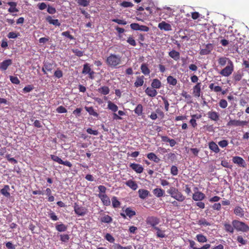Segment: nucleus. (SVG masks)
Masks as SVG:
<instances>
[{
    "mask_svg": "<svg viewBox=\"0 0 249 249\" xmlns=\"http://www.w3.org/2000/svg\"><path fill=\"white\" fill-rule=\"evenodd\" d=\"M122 62L121 57L119 55H110V67L117 68Z\"/></svg>",
    "mask_w": 249,
    "mask_h": 249,
    "instance_id": "nucleus-5",
    "label": "nucleus"
},
{
    "mask_svg": "<svg viewBox=\"0 0 249 249\" xmlns=\"http://www.w3.org/2000/svg\"><path fill=\"white\" fill-rule=\"evenodd\" d=\"M127 42L133 46L136 45V42L132 36H129L127 39Z\"/></svg>",
    "mask_w": 249,
    "mask_h": 249,
    "instance_id": "nucleus-59",
    "label": "nucleus"
},
{
    "mask_svg": "<svg viewBox=\"0 0 249 249\" xmlns=\"http://www.w3.org/2000/svg\"><path fill=\"white\" fill-rule=\"evenodd\" d=\"M8 4L10 6L8 11L10 13L18 12V9L16 8L17 3L15 2H8Z\"/></svg>",
    "mask_w": 249,
    "mask_h": 249,
    "instance_id": "nucleus-32",
    "label": "nucleus"
},
{
    "mask_svg": "<svg viewBox=\"0 0 249 249\" xmlns=\"http://www.w3.org/2000/svg\"><path fill=\"white\" fill-rule=\"evenodd\" d=\"M141 70L142 72L145 75H149L150 73V71L148 67V65L146 63H142L141 65Z\"/></svg>",
    "mask_w": 249,
    "mask_h": 249,
    "instance_id": "nucleus-31",
    "label": "nucleus"
},
{
    "mask_svg": "<svg viewBox=\"0 0 249 249\" xmlns=\"http://www.w3.org/2000/svg\"><path fill=\"white\" fill-rule=\"evenodd\" d=\"M162 100L164 103L165 110L166 111H168L169 108V103L167 99L164 97H162Z\"/></svg>",
    "mask_w": 249,
    "mask_h": 249,
    "instance_id": "nucleus-56",
    "label": "nucleus"
},
{
    "mask_svg": "<svg viewBox=\"0 0 249 249\" xmlns=\"http://www.w3.org/2000/svg\"><path fill=\"white\" fill-rule=\"evenodd\" d=\"M93 99L99 105H101L102 106H104L105 105L103 104L104 102H106L107 103V108H109V100H108L107 97L105 96L103 99L99 97H94Z\"/></svg>",
    "mask_w": 249,
    "mask_h": 249,
    "instance_id": "nucleus-14",
    "label": "nucleus"
},
{
    "mask_svg": "<svg viewBox=\"0 0 249 249\" xmlns=\"http://www.w3.org/2000/svg\"><path fill=\"white\" fill-rule=\"evenodd\" d=\"M214 46L212 43L206 44L204 48L200 50L199 53L201 55H207L210 54L213 49Z\"/></svg>",
    "mask_w": 249,
    "mask_h": 249,
    "instance_id": "nucleus-9",
    "label": "nucleus"
},
{
    "mask_svg": "<svg viewBox=\"0 0 249 249\" xmlns=\"http://www.w3.org/2000/svg\"><path fill=\"white\" fill-rule=\"evenodd\" d=\"M145 92L147 95L151 97H155L158 94L157 90L152 87L147 88L145 90Z\"/></svg>",
    "mask_w": 249,
    "mask_h": 249,
    "instance_id": "nucleus-19",
    "label": "nucleus"
},
{
    "mask_svg": "<svg viewBox=\"0 0 249 249\" xmlns=\"http://www.w3.org/2000/svg\"><path fill=\"white\" fill-rule=\"evenodd\" d=\"M224 229L226 231L228 232H230L231 233H233L234 230V228L233 227V225L228 223H225L224 224Z\"/></svg>",
    "mask_w": 249,
    "mask_h": 249,
    "instance_id": "nucleus-34",
    "label": "nucleus"
},
{
    "mask_svg": "<svg viewBox=\"0 0 249 249\" xmlns=\"http://www.w3.org/2000/svg\"><path fill=\"white\" fill-rule=\"evenodd\" d=\"M51 158L54 161H55L60 164L62 161V160L59 157H58L56 155H51Z\"/></svg>",
    "mask_w": 249,
    "mask_h": 249,
    "instance_id": "nucleus-54",
    "label": "nucleus"
},
{
    "mask_svg": "<svg viewBox=\"0 0 249 249\" xmlns=\"http://www.w3.org/2000/svg\"><path fill=\"white\" fill-rule=\"evenodd\" d=\"M248 124V122L246 121H240L236 120H231L227 123L228 126H244Z\"/></svg>",
    "mask_w": 249,
    "mask_h": 249,
    "instance_id": "nucleus-10",
    "label": "nucleus"
},
{
    "mask_svg": "<svg viewBox=\"0 0 249 249\" xmlns=\"http://www.w3.org/2000/svg\"><path fill=\"white\" fill-rule=\"evenodd\" d=\"M142 106L141 104H139L137 106L135 109H134V112L138 116H140L142 114Z\"/></svg>",
    "mask_w": 249,
    "mask_h": 249,
    "instance_id": "nucleus-44",
    "label": "nucleus"
},
{
    "mask_svg": "<svg viewBox=\"0 0 249 249\" xmlns=\"http://www.w3.org/2000/svg\"><path fill=\"white\" fill-rule=\"evenodd\" d=\"M46 21H47L50 24H53L55 26H59L60 25V22L57 19H53L52 17L48 16L46 18Z\"/></svg>",
    "mask_w": 249,
    "mask_h": 249,
    "instance_id": "nucleus-26",
    "label": "nucleus"
},
{
    "mask_svg": "<svg viewBox=\"0 0 249 249\" xmlns=\"http://www.w3.org/2000/svg\"><path fill=\"white\" fill-rule=\"evenodd\" d=\"M120 6L123 7H132L133 6V4L131 2L124 1L120 4Z\"/></svg>",
    "mask_w": 249,
    "mask_h": 249,
    "instance_id": "nucleus-52",
    "label": "nucleus"
},
{
    "mask_svg": "<svg viewBox=\"0 0 249 249\" xmlns=\"http://www.w3.org/2000/svg\"><path fill=\"white\" fill-rule=\"evenodd\" d=\"M57 112L59 113H63L67 112V110L63 106H59L56 108Z\"/></svg>",
    "mask_w": 249,
    "mask_h": 249,
    "instance_id": "nucleus-63",
    "label": "nucleus"
},
{
    "mask_svg": "<svg viewBox=\"0 0 249 249\" xmlns=\"http://www.w3.org/2000/svg\"><path fill=\"white\" fill-rule=\"evenodd\" d=\"M130 167L137 173L141 174L143 172V167L138 163H133L130 164Z\"/></svg>",
    "mask_w": 249,
    "mask_h": 249,
    "instance_id": "nucleus-13",
    "label": "nucleus"
},
{
    "mask_svg": "<svg viewBox=\"0 0 249 249\" xmlns=\"http://www.w3.org/2000/svg\"><path fill=\"white\" fill-rule=\"evenodd\" d=\"M56 231L59 232H64L67 231V226L62 223H57L55 224Z\"/></svg>",
    "mask_w": 249,
    "mask_h": 249,
    "instance_id": "nucleus-22",
    "label": "nucleus"
},
{
    "mask_svg": "<svg viewBox=\"0 0 249 249\" xmlns=\"http://www.w3.org/2000/svg\"><path fill=\"white\" fill-rule=\"evenodd\" d=\"M153 194L158 197L163 196L164 194V191L161 188H157L153 190Z\"/></svg>",
    "mask_w": 249,
    "mask_h": 249,
    "instance_id": "nucleus-28",
    "label": "nucleus"
},
{
    "mask_svg": "<svg viewBox=\"0 0 249 249\" xmlns=\"http://www.w3.org/2000/svg\"><path fill=\"white\" fill-rule=\"evenodd\" d=\"M48 216L53 221H55L58 220V217L55 214V213L51 211L50 213H48Z\"/></svg>",
    "mask_w": 249,
    "mask_h": 249,
    "instance_id": "nucleus-49",
    "label": "nucleus"
},
{
    "mask_svg": "<svg viewBox=\"0 0 249 249\" xmlns=\"http://www.w3.org/2000/svg\"><path fill=\"white\" fill-rule=\"evenodd\" d=\"M201 93V83H197L193 88V93L196 97H199Z\"/></svg>",
    "mask_w": 249,
    "mask_h": 249,
    "instance_id": "nucleus-18",
    "label": "nucleus"
},
{
    "mask_svg": "<svg viewBox=\"0 0 249 249\" xmlns=\"http://www.w3.org/2000/svg\"><path fill=\"white\" fill-rule=\"evenodd\" d=\"M72 52L75 54V55L78 57L82 56L84 54V52L81 51L77 49H73Z\"/></svg>",
    "mask_w": 249,
    "mask_h": 249,
    "instance_id": "nucleus-60",
    "label": "nucleus"
},
{
    "mask_svg": "<svg viewBox=\"0 0 249 249\" xmlns=\"http://www.w3.org/2000/svg\"><path fill=\"white\" fill-rule=\"evenodd\" d=\"M237 241L238 243H241L242 245H246L247 243V241L244 240L241 235H238L237 237Z\"/></svg>",
    "mask_w": 249,
    "mask_h": 249,
    "instance_id": "nucleus-62",
    "label": "nucleus"
},
{
    "mask_svg": "<svg viewBox=\"0 0 249 249\" xmlns=\"http://www.w3.org/2000/svg\"><path fill=\"white\" fill-rule=\"evenodd\" d=\"M233 212L236 216L240 217L244 216L245 211L244 209L239 206H236L235 207L233 210Z\"/></svg>",
    "mask_w": 249,
    "mask_h": 249,
    "instance_id": "nucleus-15",
    "label": "nucleus"
},
{
    "mask_svg": "<svg viewBox=\"0 0 249 249\" xmlns=\"http://www.w3.org/2000/svg\"><path fill=\"white\" fill-rule=\"evenodd\" d=\"M154 230L157 231L156 235L159 238H164L166 237L165 234V231H162L160 229L159 227H157L154 229Z\"/></svg>",
    "mask_w": 249,
    "mask_h": 249,
    "instance_id": "nucleus-36",
    "label": "nucleus"
},
{
    "mask_svg": "<svg viewBox=\"0 0 249 249\" xmlns=\"http://www.w3.org/2000/svg\"><path fill=\"white\" fill-rule=\"evenodd\" d=\"M196 239L199 243H205L207 241V237L202 234H198L196 235Z\"/></svg>",
    "mask_w": 249,
    "mask_h": 249,
    "instance_id": "nucleus-40",
    "label": "nucleus"
},
{
    "mask_svg": "<svg viewBox=\"0 0 249 249\" xmlns=\"http://www.w3.org/2000/svg\"><path fill=\"white\" fill-rule=\"evenodd\" d=\"M160 222V218L155 216H148L145 220V223L148 227L153 229L157 227Z\"/></svg>",
    "mask_w": 249,
    "mask_h": 249,
    "instance_id": "nucleus-3",
    "label": "nucleus"
},
{
    "mask_svg": "<svg viewBox=\"0 0 249 249\" xmlns=\"http://www.w3.org/2000/svg\"><path fill=\"white\" fill-rule=\"evenodd\" d=\"M147 157L149 160H152L156 163H159L160 160V159L159 158L156 156V155L153 152L148 153L147 155Z\"/></svg>",
    "mask_w": 249,
    "mask_h": 249,
    "instance_id": "nucleus-27",
    "label": "nucleus"
},
{
    "mask_svg": "<svg viewBox=\"0 0 249 249\" xmlns=\"http://www.w3.org/2000/svg\"><path fill=\"white\" fill-rule=\"evenodd\" d=\"M208 145L210 149L214 153H218L220 152V149L215 142L212 141L209 143Z\"/></svg>",
    "mask_w": 249,
    "mask_h": 249,
    "instance_id": "nucleus-20",
    "label": "nucleus"
},
{
    "mask_svg": "<svg viewBox=\"0 0 249 249\" xmlns=\"http://www.w3.org/2000/svg\"><path fill=\"white\" fill-rule=\"evenodd\" d=\"M158 27L161 30H164L166 31H171L172 30V27L169 23L165 22V21H162L159 23Z\"/></svg>",
    "mask_w": 249,
    "mask_h": 249,
    "instance_id": "nucleus-16",
    "label": "nucleus"
},
{
    "mask_svg": "<svg viewBox=\"0 0 249 249\" xmlns=\"http://www.w3.org/2000/svg\"><path fill=\"white\" fill-rule=\"evenodd\" d=\"M208 118L211 120L217 122L219 119V115L216 111H209L207 113Z\"/></svg>",
    "mask_w": 249,
    "mask_h": 249,
    "instance_id": "nucleus-17",
    "label": "nucleus"
},
{
    "mask_svg": "<svg viewBox=\"0 0 249 249\" xmlns=\"http://www.w3.org/2000/svg\"><path fill=\"white\" fill-rule=\"evenodd\" d=\"M63 72L59 69H57L54 72V76L58 79L63 77Z\"/></svg>",
    "mask_w": 249,
    "mask_h": 249,
    "instance_id": "nucleus-47",
    "label": "nucleus"
},
{
    "mask_svg": "<svg viewBox=\"0 0 249 249\" xmlns=\"http://www.w3.org/2000/svg\"><path fill=\"white\" fill-rule=\"evenodd\" d=\"M139 197L142 199L146 198L149 195V192L145 189H140L138 191Z\"/></svg>",
    "mask_w": 249,
    "mask_h": 249,
    "instance_id": "nucleus-29",
    "label": "nucleus"
},
{
    "mask_svg": "<svg viewBox=\"0 0 249 249\" xmlns=\"http://www.w3.org/2000/svg\"><path fill=\"white\" fill-rule=\"evenodd\" d=\"M228 143H229L228 141L227 140H225L219 141L218 142V144L219 145V146L222 148H225V147H227L228 145Z\"/></svg>",
    "mask_w": 249,
    "mask_h": 249,
    "instance_id": "nucleus-58",
    "label": "nucleus"
},
{
    "mask_svg": "<svg viewBox=\"0 0 249 249\" xmlns=\"http://www.w3.org/2000/svg\"><path fill=\"white\" fill-rule=\"evenodd\" d=\"M92 70H91L90 67L89 66L88 63L85 64L83 66V69L82 71V73L85 74H88Z\"/></svg>",
    "mask_w": 249,
    "mask_h": 249,
    "instance_id": "nucleus-45",
    "label": "nucleus"
},
{
    "mask_svg": "<svg viewBox=\"0 0 249 249\" xmlns=\"http://www.w3.org/2000/svg\"><path fill=\"white\" fill-rule=\"evenodd\" d=\"M232 225L234 229L238 231L246 232L249 231V226L242 221L233 220L232 221Z\"/></svg>",
    "mask_w": 249,
    "mask_h": 249,
    "instance_id": "nucleus-2",
    "label": "nucleus"
},
{
    "mask_svg": "<svg viewBox=\"0 0 249 249\" xmlns=\"http://www.w3.org/2000/svg\"><path fill=\"white\" fill-rule=\"evenodd\" d=\"M124 114L125 113L123 111L119 110L117 113H113L112 114V118L114 120H122V118L121 116H123Z\"/></svg>",
    "mask_w": 249,
    "mask_h": 249,
    "instance_id": "nucleus-39",
    "label": "nucleus"
},
{
    "mask_svg": "<svg viewBox=\"0 0 249 249\" xmlns=\"http://www.w3.org/2000/svg\"><path fill=\"white\" fill-rule=\"evenodd\" d=\"M78 4L84 7L87 6L89 5V1L88 0H77Z\"/></svg>",
    "mask_w": 249,
    "mask_h": 249,
    "instance_id": "nucleus-51",
    "label": "nucleus"
},
{
    "mask_svg": "<svg viewBox=\"0 0 249 249\" xmlns=\"http://www.w3.org/2000/svg\"><path fill=\"white\" fill-rule=\"evenodd\" d=\"M10 80L13 84L18 85L20 83V81L18 78L16 76H10Z\"/></svg>",
    "mask_w": 249,
    "mask_h": 249,
    "instance_id": "nucleus-55",
    "label": "nucleus"
},
{
    "mask_svg": "<svg viewBox=\"0 0 249 249\" xmlns=\"http://www.w3.org/2000/svg\"><path fill=\"white\" fill-rule=\"evenodd\" d=\"M219 106L222 108H225L228 106V103L225 99H221L219 103Z\"/></svg>",
    "mask_w": 249,
    "mask_h": 249,
    "instance_id": "nucleus-57",
    "label": "nucleus"
},
{
    "mask_svg": "<svg viewBox=\"0 0 249 249\" xmlns=\"http://www.w3.org/2000/svg\"><path fill=\"white\" fill-rule=\"evenodd\" d=\"M167 192L172 197L176 199L178 201L182 202L185 199V196H183L177 188L174 187H170L167 191Z\"/></svg>",
    "mask_w": 249,
    "mask_h": 249,
    "instance_id": "nucleus-1",
    "label": "nucleus"
},
{
    "mask_svg": "<svg viewBox=\"0 0 249 249\" xmlns=\"http://www.w3.org/2000/svg\"><path fill=\"white\" fill-rule=\"evenodd\" d=\"M98 91L101 94L106 95L109 93V88L107 86H103L99 88Z\"/></svg>",
    "mask_w": 249,
    "mask_h": 249,
    "instance_id": "nucleus-41",
    "label": "nucleus"
},
{
    "mask_svg": "<svg viewBox=\"0 0 249 249\" xmlns=\"http://www.w3.org/2000/svg\"><path fill=\"white\" fill-rule=\"evenodd\" d=\"M125 184L132 189L133 190H136L138 188V185L136 182L132 179H129L125 182Z\"/></svg>",
    "mask_w": 249,
    "mask_h": 249,
    "instance_id": "nucleus-30",
    "label": "nucleus"
},
{
    "mask_svg": "<svg viewBox=\"0 0 249 249\" xmlns=\"http://www.w3.org/2000/svg\"><path fill=\"white\" fill-rule=\"evenodd\" d=\"M171 173L173 176H176L178 174V169L177 166L173 165L171 168Z\"/></svg>",
    "mask_w": 249,
    "mask_h": 249,
    "instance_id": "nucleus-61",
    "label": "nucleus"
},
{
    "mask_svg": "<svg viewBox=\"0 0 249 249\" xmlns=\"http://www.w3.org/2000/svg\"><path fill=\"white\" fill-rule=\"evenodd\" d=\"M167 83L172 86H175L177 84V80L172 76H169L167 78Z\"/></svg>",
    "mask_w": 249,
    "mask_h": 249,
    "instance_id": "nucleus-43",
    "label": "nucleus"
},
{
    "mask_svg": "<svg viewBox=\"0 0 249 249\" xmlns=\"http://www.w3.org/2000/svg\"><path fill=\"white\" fill-rule=\"evenodd\" d=\"M34 89V87L33 85H28L23 89V92L24 93L29 92L31 91Z\"/></svg>",
    "mask_w": 249,
    "mask_h": 249,
    "instance_id": "nucleus-50",
    "label": "nucleus"
},
{
    "mask_svg": "<svg viewBox=\"0 0 249 249\" xmlns=\"http://www.w3.org/2000/svg\"><path fill=\"white\" fill-rule=\"evenodd\" d=\"M124 212L126 215L130 218H131L133 216L136 215L135 211L132 210L130 207L127 208L125 210Z\"/></svg>",
    "mask_w": 249,
    "mask_h": 249,
    "instance_id": "nucleus-38",
    "label": "nucleus"
},
{
    "mask_svg": "<svg viewBox=\"0 0 249 249\" xmlns=\"http://www.w3.org/2000/svg\"><path fill=\"white\" fill-rule=\"evenodd\" d=\"M10 190L9 186L5 185L4 186L3 188L0 190V192L3 196L8 198L10 196Z\"/></svg>",
    "mask_w": 249,
    "mask_h": 249,
    "instance_id": "nucleus-21",
    "label": "nucleus"
},
{
    "mask_svg": "<svg viewBox=\"0 0 249 249\" xmlns=\"http://www.w3.org/2000/svg\"><path fill=\"white\" fill-rule=\"evenodd\" d=\"M112 206L115 208H118L120 207L121 203L118 200L116 196H113L112 199Z\"/></svg>",
    "mask_w": 249,
    "mask_h": 249,
    "instance_id": "nucleus-42",
    "label": "nucleus"
},
{
    "mask_svg": "<svg viewBox=\"0 0 249 249\" xmlns=\"http://www.w3.org/2000/svg\"><path fill=\"white\" fill-rule=\"evenodd\" d=\"M230 61H232L230 58L224 56L220 57L218 59V64L221 67L224 66L226 64L228 65Z\"/></svg>",
    "mask_w": 249,
    "mask_h": 249,
    "instance_id": "nucleus-23",
    "label": "nucleus"
},
{
    "mask_svg": "<svg viewBox=\"0 0 249 249\" xmlns=\"http://www.w3.org/2000/svg\"><path fill=\"white\" fill-rule=\"evenodd\" d=\"M98 196L105 205H109V200H108V197L106 195L104 194H99Z\"/></svg>",
    "mask_w": 249,
    "mask_h": 249,
    "instance_id": "nucleus-33",
    "label": "nucleus"
},
{
    "mask_svg": "<svg viewBox=\"0 0 249 249\" xmlns=\"http://www.w3.org/2000/svg\"><path fill=\"white\" fill-rule=\"evenodd\" d=\"M55 66V64L53 62L49 61H44L43 65L42 68V71L44 74L47 73V71H52Z\"/></svg>",
    "mask_w": 249,
    "mask_h": 249,
    "instance_id": "nucleus-7",
    "label": "nucleus"
},
{
    "mask_svg": "<svg viewBox=\"0 0 249 249\" xmlns=\"http://www.w3.org/2000/svg\"><path fill=\"white\" fill-rule=\"evenodd\" d=\"M144 77L143 75L137 77L134 83L135 87L138 88L142 86L144 83Z\"/></svg>",
    "mask_w": 249,
    "mask_h": 249,
    "instance_id": "nucleus-25",
    "label": "nucleus"
},
{
    "mask_svg": "<svg viewBox=\"0 0 249 249\" xmlns=\"http://www.w3.org/2000/svg\"><path fill=\"white\" fill-rule=\"evenodd\" d=\"M60 240L62 242L67 243L70 239V236L67 234H63L60 235Z\"/></svg>",
    "mask_w": 249,
    "mask_h": 249,
    "instance_id": "nucleus-46",
    "label": "nucleus"
},
{
    "mask_svg": "<svg viewBox=\"0 0 249 249\" xmlns=\"http://www.w3.org/2000/svg\"><path fill=\"white\" fill-rule=\"evenodd\" d=\"M161 86V83L158 79H154L151 83V87L154 89H160Z\"/></svg>",
    "mask_w": 249,
    "mask_h": 249,
    "instance_id": "nucleus-35",
    "label": "nucleus"
},
{
    "mask_svg": "<svg viewBox=\"0 0 249 249\" xmlns=\"http://www.w3.org/2000/svg\"><path fill=\"white\" fill-rule=\"evenodd\" d=\"M12 64V60L10 59L4 60L2 62L0 63V70L1 71H5L7 69L9 66H11Z\"/></svg>",
    "mask_w": 249,
    "mask_h": 249,
    "instance_id": "nucleus-12",
    "label": "nucleus"
},
{
    "mask_svg": "<svg viewBox=\"0 0 249 249\" xmlns=\"http://www.w3.org/2000/svg\"><path fill=\"white\" fill-rule=\"evenodd\" d=\"M61 35L62 36H64L68 38L70 40H74L75 39L74 37L72 35H71L70 34V31H68L62 32L61 33Z\"/></svg>",
    "mask_w": 249,
    "mask_h": 249,
    "instance_id": "nucleus-48",
    "label": "nucleus"
},
{
    "mask_svg": "<svg viewBox=\"0 0 249 249\" xmlns=\"http://www.w3.org/2000/svg\"><path fill=\"white\" fill-rule=\"evenodd\" d=\"M5 246L7 248V249H16V245H14L12 244L11 242H8L6 243Z\"/></svg>",
    "mask_w": 249,
    "mask_h": 249,
    "instance_id": "nucleus-64",
    "label": "nucleus"
},
{
    "mask_svg": "<svg viewBox=\"0 0 249 249\" xmlns=\"http://www.w3.org/2000/svg\"><path fill=\"white\" fill-rule=\"evenodd\" d=\"M234 70V64L232 61H230L228 63V65L226 67L223 69L219 73L225 77L229 76L233 71Z\"/></svg>",
    "mask_w": 249,
    "mask_h": 249,
    "instance_id": "nucleus-4",
    "label": "nucleus"
},
{
    "mask_svg": "<svg viewBox=\"0 0 249 249\" xmlns=\"http://www.w3.org/2000/svg\"><path fill=\"white\" fill-rule=\"evenodd\" d=\"M195 189L196 191H195L193 195V199L196 201H202L206 197L205 195L201 192L198 191L197 187H196Z\"/></svg>",
    "mask_w": 249,
    "mask_h": 249,
    "instance_id": "nucleus-8",
    "label": "nucleus"
},
{
    "mask_svg": "<svg viewBox=\"0 0 249 249\" xmlns=\"http://www.w3.org/2000/svg\"><path fill=\"white\" fill-rule=\"evenodd\" d=\"M169 55L172 58H173L175 61H178L179 60L180 57V53L179 52L175 51V50H173L170 51L169 53Z\"/></svg>",
    "mask_w": 249,
    "mask_h": 249,
    "instance_id": "nucleus-24",
    "label": "nucleus"
},
{
    "mask_svg": "<svg viewBox=\"0 0 249 249\" xmlns=\"http://www.w3.org/2000/svg\"><path fill=\"white\" fill-rule=\"evenodd\" d=\"M85 109L89 113V115H92L94 117L98 116V113L95 111L93 107H85Z\"/></svg>",
    "mask_w": 249,
    "mask_h": 249,
    "instance_id": "nucleus-37",
    "label": "nucleus"
},
{
    "mask_svg": "<svg viewBox=\"0 0 249 249\" xmlns=\"http://www.w3.org/2000/svg\"><path fill=\"white\" fill-rule=\"evenodd\" d=\"M73 207L75 213L79 216H84L87 213V209L85 207L79 206L76 203Z\"/></svg>",
    "mask_w": 249,
    "mask_h": 249,
    "instance_id": "nucleus-6",
    "label": "nucleus"
},
{
    "mask_svg": "<svg viewBox=\"0 0 249 249\" xmlns=\"http://www.w3.org/2000/svg\"><path fill=\"white\" fill-rule=\"evenodd\" d=\"M181 95L187 99L188 101H189L187 102V103L191 102V100L192 99V97L190 94H188L186 91H182V93H181Z\"/></svg>",
    "mask_w": 249,
    "mask_h": 249,
    "instance_id": "nucleus-53",
    "label": "nucleus"
},
{
    "mask_svg": "<svg viewBox=\"0 0 249 249\" xmlns=\"http://www.w3.org/2000/svg\"><path fill=\"white\" fill-rule=\"evenodd\" d=\"M232 161L234 163L238 164L239 166L245 167L246 162L243 159L239 156H235L232 158Z\"/></svg>",
    "mask_w": 249,
    "mask_h": 249,
    "instance_id": "nucleus-11",
    "label": "nucleus"
}]
</instances>
